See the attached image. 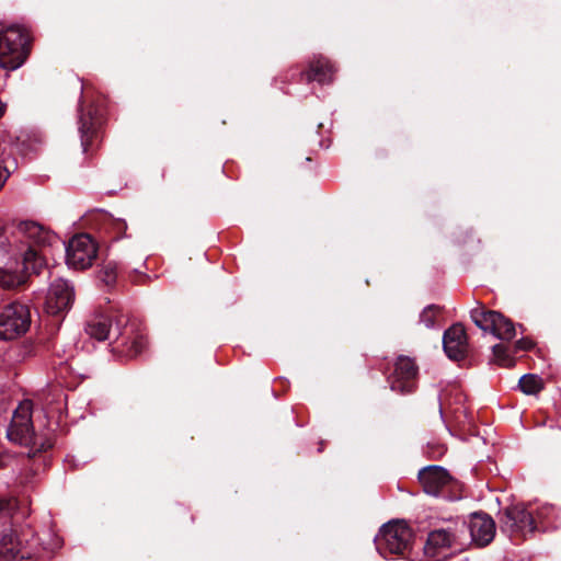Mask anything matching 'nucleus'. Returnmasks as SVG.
Returning <instances> with one entry per match:
<instances>
[{"label":"nucleus","mask_w":561,"mask_h":561,"mask_svg":"<svg viewBox=\"0 0 561 561\" xmlns=\"http://www.w3.org/2000/svg\"><path fill=\"white\" fill-rule=\"evenodd\" d=\"M466 545V526L463 523H450L431 531L423 547L424 559L420 561H443Z\"/></svg>","instance_id":"nucleus-1"},{"label":"nucleus","mask_w":561,"mask_h":561,"mask_svg":"<svg viewBox=\"0 0 561 561\" xmlns=\"http://www.w3.org/2000/svg\"><path fill=\"white\" fill-rule=\"evenodd\" d=\"M27 33L20 26L0 31V66L9 70L21 67L28 54Z\"/></svg>","instance_id":"nucleus-2"},{"label":"nucleus","mask_w":561,"mask_h":561,"mask_svg":"<svg viewBox=\"0 0 561 561\" xmlns=\"http://www.w3.org/2000/svg\"><path fill=\"white\" fill-rule=\"evenodd\" d=\"M22 262H8L3 268H0V286L3 288H14L26 283L28 272L38 273L44 266L43 256L30 247L22 254Z\"/></svg>","instance_id":"nucleus-3"},{"label":"nucleus","mask_w":561,"mask_h":561,"mask_svg":"<svg viewBox=\"0 0 561 561\" xmlns=\"http://www.w3.org/2000/svg\"><path fill=\"white\" fill-rule=\"evenodd\" d=\"M411 537V529L404 522H389L380 528L375 542L380 554H398L408 548Z\"/></svg>","instance_id":"nucleus-4"},{"label":"nucleus","mask_w":561,"mask_h":561,"mask_svg":"<svg viewBox=\"0 0 561 561\" xmlns=\"http://www.w3.org/2000/svg\"><path fill=\"white\" fill-rule=\"evenodd\" d=\"M28 308L20 302L5 306L0 312V340L10 341L23 335L30 328Z\"/></svg>","instance_id":"nucleus-5"},{"label":"nucleus","mask_w":561,"mask_h":561,"mask_svg":"<svg viewBox=\"0 0 561 561\" xmlns=\"http://www.w3.org/2000/svg\"><path fill=\"white\" fill-rule=\"evenodd\" d=\"M98 248L88 234H78L66 247V264L73 270H85L96 259Z\"/></svg>","instance_id":"nucleus-6"},{"label":"nucleus","mask_w":561,"mask_h":561,"mask_svg":"<svg viewBox=\"0 0 561 561\" xmlns=\"http://www.w3.org/2000/svg\"><path fill=\"white\" fill-rule=\"evenodd\" d=\"M73 300V286L64 278H56L48 287L44 301V310L50 316H62L69 311Z\"/></svg>","instance_id":"nucleus-7"},{"label":"nucleus","mask_w":561,"mask_h":561,"mask_svg":"<svg viewBox=\"0 0 561 561\" xmlns=\"http://www.w3.org/2000/svg\"><path fill=\"white\" fill-rule=\"evenodd\" d=\"M471 319L481 330L500 340L511 341L516 335L514 323L500 312L474 309L471 311Z\"/></svg>","instance_id":"nucleus-8"},{"label":"nucleus","mask_w":561,"mask_h":561,"mask_svg":"<svg viewBox=\"0 0 561 561\" xmlns=\"http://www.w3.org/2000/svg\"><path fill=\"white\" fill-rule=\"evenodd\" d=\"M7 436L11 442L20 445L34 443L31 401H23L15 409L11 424L7 431Z\"/></svg>","instance_id":"nucleus-9"},{"label":"nucleus","mask_w":561,"mask_h":561,"mask_svg":"<svg viewBox=\"0 0 561 561\" xmlns=\"http://www.w3.org/2000/svg\"><path fill=\"white\" fill-rule=\"evenodd\" d=\"M501 529L511 535L526 536L536 529L535 518L522 504L506 507L500 518Z\"/></svg>","instance_id":"nucleus-10"},{"label":"nucleus","mask_w":561,"mask_h":561,"mask_svg":"<svg viewBox=\"0 0 561 561\" xmlns=\"http://www.w3.org/2000/svg\"><path fill=\"white\" fill-rule=\"evenodd\" d=\"M15 233L18 237L25 239L32 245L39 247L42 249L54 247L59 243V238L56 233L33 220H23L19 222L15 228Z\"/></svg>","instance_id":"nucleus-11"},{"label":"nucleus","mask_w":561,"mask_h":561,"mask_svg":"<svg viewBox=\"0 0 561 561\" xmlns=\"http://www.w3.org/2000/svg\"><path fill=\"white\" fill-rule=\"evenodd\" d=\"M443 347L450 359L459 360L465 357L468 342L466 330L461 324H454L445 331L443 335Z\"/></svg>","instance_id":"nucleus-12"},{"label":"nucleus","mask_w":561,"mask_h":561,"mask_svg":"<svg viewBox=\"0 0 561 561\" xmlns=\"http://www.w3.org/2000/svg\"><path fill=\"white\" fill-rule=\"evenodd\" d=\"M469 531L472 542L479 547L489 545L495 535V523L486 514L474 513L470 517Z\"/></svg>","instance_id":"nucleus-13"},{"label":"nucleus","mask_w":561,"mask_h":561,"mask_svg":"<svg viewBox=\"0 0 561 561\" xmlns=\"http://www.w3.org/2000/svg\"><path fill=\"white\" fill-rule=\"evenodd\" d=\"M419 480L427 494L436 496L448 484L450 477L440 466H427L420 470Z\"/></svg>","instance_id":"nucleus-14"},{"label":"nucleus","mask_w":561,"mask_h":561,"mask_svg":"<svg viewBox=\"0 0 561 561\" xmlns=\"http://www.w3.org/2000/svg\"><path fill=\"white\" fill-rule=\"evenodd\" d=\"M417 375V366L414 360L408 356H399L396 362L394 381L391 382V389L400 392L411 391L408 382L414 379Z\"/></svg>","instance_id":"nucleus-15"},{"label":"nucleus","mask_w":561,"mask_h":561,"mask_svg":"<svg viewBox=\"0 0 561 561\" xmlns=\"http://www.w3.org/2000/svg\"><path fill=\"white\" fill-rule=\"evenodd\" d=\"M87 333L98 341L117 339L121 335L119 328L113 324V320L106 314H95L87 323Z\"/></svg>","instance_id":"nucleus-16"},{"label":"nucleus","mask_w":561,"mask_h":561,"mask_svg":"<svg viewBox=\"0 0 561 561\" xmlns=\"http://www.w3.org/2000/svg\"><path fill=\"white\" fill-rule=\"evenodd\" d=\"M333 66L325 59H318L312 62L310 71L307 73L308 80L319 83H329L333 79Z\"/></svg>","instance_id":"nucleus-17"},{"label":"nucleus","mask_w":561,"mask_h":561,"mask_svg":"<svg viewBox=\"0 0 561 561\" xmlns=\"http://www.w3.org/2000/svg\"><path fill=\"white\" fill-rule=\"evenodd\" d=\"M21 542L13 530L2 535L0 539V561H10L15 558L20 551Z\"/></svg>","instance_id":"nucleus-18"},{"label":"nucleus","mask_w":561,"mask_h":561,"mask_svg":"<svg viewBox=\"0 0 561 561\" xmlns=\"http://www.w3.org/2000/svg\"><path fill=\"white\" fill-rule=\"evenodd\" d=\"M519 388L526 394H536L543 388L542 379L533 374H527L520 377Z\"/></svg>","instance_id":"nucleus-19"},{"label":"nucleus","mask_w":561,"mask_h":561,"mask_svg":"<svg viewBox=\"0 0 561 561\" xmlns=\"http://www.w3.org/2000/svg\"><path fill=\"white\" fill-rule=\"evenodd\" d=\"M439 312V307L435 305H430L423 309L420 314V322L423 323L426 328L431 329L435 324L436 314Z\"/></svg>","instance_id":"nucleus-20"},{"label":"nucleus","mask_w":561,"mask_h":561,"mask_svg":"<svg viewBox=\"0 0 561 561\" xmlns=\"http://www.w3.org/2000/svg\"><path fill=\"white\" fill-rule=\"evenodd\" d=\"M117 276V265L114 262H108L103 265L100 271V278L106 285H112Z\"/></svg>","instance_id":"nucleus-21"},{"label":"nucleus","mask_w":561,"mask_h":561,"mask_svg":"<svg viewBox=\"0 0 561 561\" xmlns=\"http://www.w3.org/2000/svg\"><path fill=\"white\" fill-rule=\"evenodd\" d=\"M91 130H92V124L90 123V118L88 119L83 115H81L79 118V131L81 134V145H82L84 151L87 150V146H88L87 137L91 133Z\"/></svg>","instance_id":"nucleus-22"},{"label":"nucleus","mask_w":561,"mask_h":561,"mask_svg":"<svg viewBox=\"0 0 561 561\" xmlns=\"http://www.w3.org/2000/svg\"><path fill=\"white\" fill-rule=\"evenodd\" d=\"M130 355L139 354L146 346V340L142 335L136 334L131 341L126 343Z\"/></svg>","instance_id":"nucleus-23"},{"label":"nucleus","mask_w":561,"mask_h":561,"mask_svg":"<svg viewBox=\"0 0 561 561\" xmlns=\"http://www.w3.org/2000/svg\"><path fill=\"white\" fill-rule=\"evenodd\" d=\"M493 354L496 357V359L502 364H507V357H506V347L502 344H496L493 346Z\"/></svg>","instance_id":"nucleus-24"},{"label":"nucleus","mask_w":561,"mask_h":561,"mask_svg":"<svg viewBox=\"0 0 561 561\" xmlns=\"http://www.w3.org/2000/svg\"><path fill=\"white\" fill-rule=\"evenodd\" d=\"M15 500H5L0 499V513L1 514H10L11 511L15 507Z\"/></svg>","instance_id":"nucleus-25"},{"label":"nucleus","mask_w":561,"mask_h":561,"mask_svg":"<svg viewBox=\"0 0 561 561\" xmlns=\"http://www.w3.org/2000/svg\"><path fill=\"white\" fill-rule=\"evenodd\" d=\"M533 346H534V343L528 337H523V339L518 340L515 344L516 350H522V351L530 350Z\"/></svg>","instance_id":"nucleus-26"},{"label":"nucleus","mask_w":561,"mask_h":561,"mask_svg":"<svg viewBox=\"0 0 561 561\" xmlns=\"http://www.w3.org/2000/svg\"><path fill=\"white\" fill-rule=\"evenodd\" d=\"M5 112V104L0 101V118L3 116Z\"/></svg>","instance_id":"nucleus-27"}]
</instances>
